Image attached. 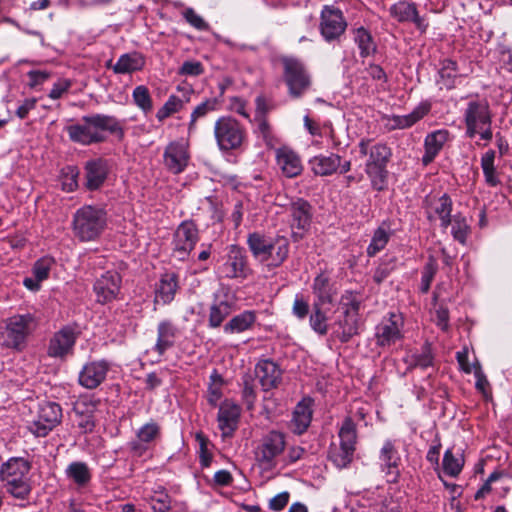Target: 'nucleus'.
Instances as JSON below:
<instances>
[{"label": "nucleus", "instance_id": "f257e3e1", "mask_svg": "<svg viewBox=\"0 0 512 512\" xmlns=\"http://www.w3.org/2000/svg\"><path fill=\"white\" fill-rule=\"evenodd\" d=\"M66 131L71 141L82 145L104 141L106 132L115 134L119 138L124 135L118 120L113 116L103 114L84 116L80 122L67 126Z\"/></svg>", "mask_w": 512, "mask_h": 512}, {"label": "nucleus", "instance_id": "f03ea898", "mask_svg": "<svg viewBox=\"0 0 512 512\" xmlns=\"http://www.w3.org/2000/svg\"><path fill=\"white\" fill-rule=\"evenodd\" d=\"M247 244L253 257L268 267L281 266L289 255V241L284 236L272 238L253 232L248 235Z\"/></svg>", "mask_w": 512, "mask_h": 512}, {"label": "nucleus", "instance_id": "7ed1b4c3", "mask_svg": "<svg viewBox=\"0 0 512 512\" xmlns=\"http://www.w3.org/2000/svg\"><path fill=\"white\" fill-rule=\"evenodd\" d=\"M30 462L22 457H12L2 463L1 481L7 493L17 499H25L31 492Z\"/></svg>", "mask_w": 512, "mask_h": 512}, {"label": "nucleus", "instance_id": "20e7f679", "mask_svg": "<svg viewBox=\"0 0 512 512\" xmlns=\"http://www.w3.org/2000/svg\"><path fill=\"white\" fill-rule=\"evenodd\" d=\"M106 226V212L95 206H83L75 212L73 217V232L81 242L98 239Z\"/></svg>", "mask_w": 512, "mask_h": 512}, {"label": "nucleus", "instance_id": "39448f33", "mask_svg": "<svg viewBox=\"0 0 512 512\" xmlns=\"http://www.w3.org/2000/svg\"><path fill=\"white\" fill-rule=\"evenodd\" d=\"M36 328V320L30 313L17 314L7 318L0 332L1 345L21 352L25 349L28 337Z\"/></svg>", "mask_w": 512, "mask_h": 512}, {"label": "nucleus", "instance_id": "423d86ee", "mask_svg": "<svg viewBox=\"0 0 512 512\" xmlns=\"http://www.w3.org/2000/svg\"><path fill=\"white\" fill-rule=\"evenodd\" d=\"M466 135L474 138L477 134L482 140L492 139V115L486 100H473L467 105L464 113Z\"/></svg>", "mask_w": 512, "mask_h": 512}, {"label": "nucleus", "instance_id": "0eeeda50", "mask_svg": "<svg viewBox=\"0 0 512 512\" xmlns=\"http://www.w3.org/2000/svg\"><path fill=\"white\" fill-rule=\"evenodd\" d=\"M342 314L332 325V335L341 342H348L359 333V302L350 294L342 297Z\"/></svg>", "mask_w": 512, "mask_h": 512}, {"label": "nucleus", "instance_id": "6e6552de", "mask_svg": "<svg viewBox=\"0 0 512 512\" xmlns=\"http://www.w3.org/2000/svg\"><path fill=\"white\" fill-rule=\"evenodd\" d=\"M285 448L284 433L272 430L260 439L255 450V458L262 468L272 470L279 464Z\"/></svg>", "mask_w": 512, "mask_h": 512}, {"label": "nucleus", "instance_id": "1a4fd4ad", "mask_svg": "<svg viewBox=\"0 0 512 512\" xmlns=\"http://www.w3.org/2000/svg\"><path fill=\"white\" fill-rule=\"evenodd\" d=\"M214 137L221 151L236 150L245 140V130L231 116H221L214 124Z\"/></svg>", "mask_w": 512, "mask_h": 512}, {"label": "nucleus", "instance_id": "9d476101", "mask_svg": "<svg viewBox=\"0 0 512 512\" xmlns=\"http://www.w3.org/2000/svg\"><path fill=\"white\" fill-rule=\"evenodd\" d=\"M340 444L331 449L329 457L338 468L346 467L353 459L356 445V425L351 417H346L338 433Z\"/></svg>", "mask_w": 512, "mask_h": 512}, {"label": "nucleus", "instance_id": "9b49d317", "mask_svg": "<svg viewBox=\"0 0 512 512\" xmlns=\"http://www.w3.org/2000/svg\"><path fill=\"white\" fill-rule=\"evenodd\" d=\"M62 419V409L55 402H43L39 404L36 418L29 423L28 429L36 437H45Z\"/></svg>", "mask_w": 512, "mask_h": 512}, {"label": "nucleus", "instance_id": "f8f14e48", "mask_svg": "<svg viewBox=\"0 0 512 512\" xmlns=\"http://www.w3.org/2000/svg\"><path fill=\"white\" fill-rule=\"evenodd\" d=\"M284 79L292 97H300L310 86V76L303 63L296 58L283 59Z\"/></svg>", "mask_w": 512, "mask_h": 512}, {"label": "nucleus", "instance_id": "ddd939ff", "mask_svg": "<svg viewBox=\"0 0 512 512\" xmlns=\"http://www.w3.org/2000/svg\"><path fill=\"white\" fill-rule=\"evenodd\" d=\"M236 302L235 293L228 287H222L215 293L214 301L209 309V327H220L223 321L235 310Z\"/></svg>", "mask_w": 512, "mask_h": 512}, {"label": "nucleus", "instance_id": "4468645a", "mask_svg": "<svg viewBox=\"0 0 512 512\" xmlns=\"http://www.w3.org/2000/svg\"><path fill=\"white\" fill-rule=\"evenodd\" d=\"M404 320L401 314L390 312L383 317L376 326L375 339L376 344L381 347H387L395 344L403 337Z\"/></svg>", "mask_w": 512, "mask_h": 512}, {"label": "nucleus", "instance_id": "2eb2a0df", "mask_svg": "<svg viewBox=\"0 0 512 512\" xmlns=\"http://www.w3.org/2000/svg\"><path fill=\"white\" fill-rule=\"evenodd\" d=\"M347 23L340 9L324 6L321 11L320 32L330 42L338 39L346 30Z\"/></svg>", "mask_w": 512, "mask_h": 512}, {"label": "nucleus", "instance_id": "dca6fc26", "mask_svg": "<svg viewBox=\"0 0 512 512\" xmlns=\"http://www.w3.org/2000/svg\"><path fill=\"white\" fill-rule=\"evenodd\" d=\"M360 152L363 155L369 153V159L366 163V171L370 177L376 176L383 178L384 168L388 162L391 151L384 144H375L369 149V142L362 140L359 144Z\"/></svg>", "mask_w": 512, "mask_h": 512}, {"label": "nucleus", "instance_id": "f3484780", "mask_svg": "<svg viewBox=\"0 0 512 512\" xmlns=\"http://www.w3.org/2000/svg\"><path fill=\"white\" fill-rule=\"evenodd\" d=\"M291 238L298 242L304 238L311 225V206L303 199H297L291 204Z\"/></svg>", "mask_w": 512, "mask_h": 512}, {"label": "nucleus", "instance_id": "a211bd4d", "mask_svg": "<svg viewBox=\"0 0 512 512\" xmlns=\"http://www.w3.org/2000/svg\"><path fill=\"white\" fill-rule=\"evenodd\" d=\"M199 240L198 229L192 221L182 222L174 234V253L180 260H184L194 249Z\"/></svg>", "mask_w": 512, "mask_h": 512}, {"label": "nucleus", "instance_id": "6ab92c4d", "mask_svg": "<svg viewBox=\"0 0 512 512\" xmlns=\"http://www.w3.org/2000/svg\"><path fill=\"white\" fill-rule=\"evenodd\" d=\"M121 276L116 271H106L96 279L93 289L98 303L106 304L115 300L120 292Z\"/></svg>", "mask_w": 512, "mask_h": 512}, {"label": "nucleus", "instance_id": "aec40b11", "mask_svg": "<svg viewBox=\"0 0 512 512\" xmlns=\"http://www.w3.org/2000/svg\"><path fill=\"white\" fill-rule=\"evenodd\" d=\"M361 507H375L377 512H402L401 497L387 494L381 495L379 490L367 491L359 499Z\"/></svg>", "mask_w": 512, "mask_h": 512}, {"label": "nucleus", "instance_id": "412c9836", "mask_svg": "<svg viewBox=\"0 0 512 512\" xmlns=\"http://www.w3.org/2000/svg\"><path fill=\"white\" fill-rule=\"evenodd\" d=\"M164 165L174 174L181 173L187 167L190 155L188 144L183 141L171 142L164 151Z\"/></svg>", "mask_w": 512, "mask_h": 512}, {"label": "nucleus", "instance_id": "4be33fe9", "mask_svg": "<svg viewBox=\"0 0 512 512\" xmlns=\"http://www.w3.org/2000/svg\"><path fill=\"white\" fill-rule=\"evenodd\" d=\"M427 214L430 219L439 218L441 227L446 229L451 224L452 200L448 194H427Z\"/></svg>", "mask_w": 512, "mask_h": 512}, {"label": "nucleus", "instance_id": "5701e85b", "mask_svg": "<svg viewBox=\"0 0 512 512\" xmlns=\"http://www.w3.org/2000/svg\"><path fill=\"white\" fill-rule=\"evenodd\" d=\"M77 335L73 328L66 326L54 333L47 349V354L53 358H64L73 350Z\"/></svg>", "mask_w": 512, "mask_h": 512}, {"label": "nucleus", "instance_id": "b1692460", "mask_svg": "<svg viewBox=\"0 0 512 512\" xmlns=\"http://www.w3.org/2000/svg\"><path fill=\"white\" fill-rule=\"evenodd\" d=\"M389 13L398 22H412L421 33H425L429 26L426 18L419 15L414 3L399 1L389 8Z\"/></svg>", "mask_w": 512, "mask_h": 512}, {"label": "nucleus", "instance_id": "393cba45", "mask_svg": "<svg viewBox=\"0 0 512 512\" xmlns=\"http://www.w3.org/2000/svg\"><path fill=\"white\" fill-rule=\"evenodd\" d=\"M220 271L224 277L229 279L245 278L247 276V263L244 250L236 245H231L226 261Z\"/></svg>", "mask_w": 512, "mask_h": 512}, {"label": "nucleus", "instance_id": "a878e982", "mask_svg": "<svg viewBox=\"0 0 512 512\" xmlns=\"http://www.w3.org/2000/svg\"><path fill=\"white\" fill-rule=\"evenodd\" d=\"M430 109V103L421 102L411 113L406 115H387L383 117V121L389 130L407 129L424 118Z\"/></svg>", "mask_w": 512, "mask_h": 512}, {"label": "nucleus", "instance_id": "bb28decb", "mask_svg": "<svg viewBox=\"0 0 512 512\" xmlns=\"http://www.w3.org/2000/svg\"><path fill=\"white\" fill-rule=\"evenodd\" d=\"M240 412V407L232 401L225 400L221 403L217 421L223 437L232 436L234 431L237 429Z\"/></svg>", "mask_w": 512, "mask_h": 512}, {"label": "nucleus", "instance_id": "cd10ccee", "mask_svg": "<svg viewBox=\"0 0 512 512\" xmlns=\"http://www.w3.org/2000/svg\"><path fill=\"white\" fill-rule=\"evenodd\" d=\"M109 366L106 361H93L85 364L79 373V383L87 389L98 387L106 378Z\"/></svg>", "mask_w": 512, "mask_h": 512}, {"label": "nucleus", "instance_id": "c85d7f7f", "mask_svg": "<svg viewBox=\"0 0 512 512\" xmlns=\"http://www.w3.org/2000/svg\"><path fill=\"white\" fill-rule=\"evenodd\" d=\"M276 164L283 175L292 178L302 172L303 165L299 155L287 146L275 150Z\"/></svg>", "mask_w": 512, "mask_h": 512}, {"label": "nucleus", "instance_id": "c756f323", "mask_svg": "<svg viewBox=\"0 0 512 512\" xmlns=\"http://www.w3.org/2000/svg\"><path fill=\"white\" fill-rule=\"evenodd\" d=\"M310 165L313 172L321 176L331 175L338 169L341 173L350 170V162L341 163V157L336 154L315 156L310 160Z\"/></svg>", "mask_w": 512, "mask_h": 512}, {"label": "nucleus", "instance_id": "7c9ffc66", "mask_svg": "<svg viewBox=\"0 0 512 512\" xmlns=\"http://www.w3.org/2000/svg\"><path fill=\"white\" fill-rule=\"evenodd\" d=\"M255 373L262 388L266 391L277 387L281 381V369L274 361L269 359L260 360L256 364Z\"/></svg>", "mask_w": 512, "mask_h": 512}, {"label": "nucleus", "instance_id": "2f4dec72", "mask_svg": "<svg viewBox=\"0 0 512 512\" xmlns=\"http://www.w3.org/2000/svg\"><path fill=\"white\" fill-rule=\"evenodd\" d=\"M179 289L178 279L174 273H165L155 285L154 305L170 304Z\"/></svg>", "mask_w": 512, "mask_h": 512}, {"label": "nucleus", "instance_id": "473e14b6", "mask_svg": "<svg viewBox=\"0 0 512 512\" xmlns=\"http://www.w3.org/2000/svg\"><path fill=\"white\" fill-rule=\"evenodd\" d=\"M179 333V328L171 320L160 321L157 326V340L154 350L160 355L164 354L174 346Z\"/></svg>", "mask_w": 512, "mask_h": 512}, {"label": "nucleus", "instance_id": "72a5a7b5", "mask_svg": "<svg viewBox=\"0 0 512 512\" xmlns=\"http://www.w3.org/2000/svg\"><path fill=\"white\" fill-rule=\"evenodd\" d=\"M449 131L446 129H439L429 133L424 140L425 152L422 156L423 165L430 164L436 156L440 153L445 143L449 140Z\"/></svg>", "mask_w": 512, "mask_h": 512}, {"label": "nucleus", "instance_id": "f704fd0d", "mask_svg": "<svg viewBox=\"0 0 512 512\" xmlns=\"http://www.w3.org/2000/svg\"><path fill=\"white\" fill-rule=\"evenodd\" d=\"M85 171L87 188L97 190L102 186L107 177L109 165L104 159H93L86 163Z\"/></svg>", "mask_w": 512, "mask_h": 512}, {"label": "nucleus", "instance_id": "c9c22d12", "mask_svg": "<svg viewBox=\"0 0 512 512\" xmlns=\"http://www.w3.org/2000/svg\"><path fill=\"white\" fill-rule=\"evenodd\" d=\"M54 265L55 260L50 256L38 259L32 268L33 277H26L23 280V285L31 291H38L40 283L48 278Z\"/></svg>", "mask_w": 512, "mask_h": 512}, {"label": "nucleus", "instance_id": "e433bc0d", "mask_svg": "<svg viewBox=\"0 0 512 512\" xmlns=\"http://www.w3.org/2000/svg\"><path fill=\"white\" fill-rule=\"evenodd\" d=\"M312 403L310 398H304L296 405L290 423L294 433L302 434L309 427L312 419Z\"/></svg>", "mask_w": 512, "mask_h": 512}, {"label": "nucleus", "instance_id": "4c0bfd02", "mask_svg": "<svg viewBox=\"0 0 512 512\" xmlns=\"http://www.w3.org/2000/svg\"><path fill=\"white\" fill-rule=\"evenodd\" d=\"M379 458L383 470L391 476L392 480H396L400 472L399 465L401 457L392 441H385L380 450Z\"/></svg>", "mask_w": 512, "mask_h": 512}, {"label": "nucleus", "instance_id": "58836bf2", "mask_svg": "<svg viewBox=\"0 0 512 512\" xmlns=\"http://www.w3.org/2000/svg\"><path fill=\"white\" fill-rule=\"evenodd\" d=\"M257 319L256 312L245 310L232 317L223 327L226 334H239L252 329Z\"/></svg>", "mask_w": 512, "mask_h": 512}, {"label": "nucleus", "instance_id": "ea45409f", "mask_svg": "<svg viewBox=\"0 0 512 512\" xmlns=\"http://www.w3.org/2000/svg\"><path fill=\"white\" fill-rule=\"evenodd\" d=\"M145 66V58L139 52H131L122 54L115 65L113 71L116 74H130L140 71Z\"/></svg>", "mask_w": 512, "mask_h": 512}, {"label": "nucleus", "instance_id": "a19ab883", "mask_svg": "<svg viewBox=\"0 0 512 512\" xmlns=\"http://www.w3.org/2000/svg\"><path fill=\"white\" fill-rule=\"evenodd\" d=\"M433 359L431 348L424 346L421 351L408 353L403 360L408 369L420 368L425 370L433 366Z\"/></svg>", "mask_w": 512, "mask_h": 512}, {"label": "nucleus", "instance_id": "79ce46f5", "mask_svg": "<svg viewBox=\"0 0 512 512\" xmlns=\"http://www.w3.org/2000/svg\"><path fill=\"white\" fill-rule=\"evenodd\" d=\"M65 473L68 479L80 487L86 486L91 480V471L84 462L75 461L70 463Z\"/></svg>", "mask_w": 512, "mask_h": 512}, {"label": "nucleus", "instance_id": "37998d69", "mask_svg": "<svg viewBox=\"0 0 512 512\" xmlns=\"http://www.w3.org/2000/svg\"><path fill=\"white\" fill-rule=\"evenodd\" d=\"M219 101L217 98H209L197 105L191 113L188 124V134L191 135L196 130V121L205 117L208 113L218 110Z\"/></svg>", "mask_w": 512, "mask_h": 512}, {"label": "nucleus", "instance_id": "c03bdc74", "mask_svg": "<svg viewBox=\"0 0 512 512\" xmlns=\"http://www.w3.org/2000/svg\"><path fill=\"white\" fill-rule=\"evenodd\" d=\"M95 405L90 402L88 405L85 400L78 402L74 408L75 413L79 416L77 420L78 426L85 432L91 431L94 427V419L92 412Z\"/></svg>", "mask_w": 512, "mask_h": 512}, {"label": "nucleus", "instance_id": "a18cd8bd", "mask_svg": "<svg viewBox=\"0 0 512 512\" xmlns=\"http://www.w3.org/2000/svg\"><path fill=\"white\" fill-rule=\"evenodd\" d=\"M133 103L145 114L153 110V100L149 89L145 85H138L132 91Z\"/></svg>", "mask_w": 512, "mask_h": 512}, {"label": "nucleus", "instance_id": "49530a36", "mask_svg": "<svg viewBox=\"0 0 512 512\" xmlns=\"http://www.w3.org/2000/svg\"><path fill=\"white\" fill-rule=\"evenodd\" d=\"M309 325L311 329L319 334L325 335L328 332V318L322 310L321 303H314L312 313L309 317Z\"/></svg>", "mask_w": 512, "mask_h": 512}, {"label": "nucleus", "instance_id": "de8ad7c7", "mask_svg": "<svg viewBox=\"0 0 512 512\" xmlns=\"http://www.w3.org/2000/svg\"><path fill=\"white\" fill-rule=\"evenodd\" d=\"M390 238V231L384 226H380L373 234L371 242L367 247L368 256H375L378 252L383 250L387 245Z\"/></svg>", "mask_w": 512, "mask_h": 512}, {"label": "nucleus", "instance_id": "09e8293b", "mask_svg": "<svg viewBox=\"0 0 512 512\" xmlns=\"http://www.w3.org/2000/svg\"><path fill=\"white\" fill-rule=\"evenodd\" d=\"M354 39L360 49L361 56H368L375 51L372 36L364 27H359L355 30Z\"/></svg>", "mask_w": 512, "mask_h": 512}, {"label": "nucleus", "instance_id": "8fccbe9b", "mask_svg": "<svg viewBox=\"0 0 512 512\" xmlns=\"http://www.w3.org/2000/svg\"><path fill=\"white\" fill-rule=\"evenodd\" d=\"M439 76V84L441 87L446 89L453 88L457 78L456 63L452 60H445L439 71Z\"/></svg>", "mask_w": 512, "mask_h": 512}, {"label": "nucleus", "instance_id": "3c124183", "mask_svg": "<svg viewBox=\"0 0 512 512\" xmlns=\"http://www.w3.org/2000/svg\"><path fill=\"white\" fill-rule=\"evenodd\" d=\"M185 102V100L176 95H170L164 105L158 109L156 118L158 121L162 122L172 114L179 112L183 108Z\"/></svg>", "mask_w": 512, "mask_h": 512}, {"label": "nucleus", "instance_id": "603ef678", "mask_svg": "<svg viewBox=\"0 0 512 512\" xmlns=\"http://www.w3.org/2000/svg\"><path fill=\"white\" fill-rule=\"evenodd\" d=\"M464 465V459L462 456L455 457L451 450H447L443 457V470L444 472L452 477H456L460 474Z\"/></svg>", "mask_w": 512, "mask_h": 512}, {"label": "nucleus", "instance_id": "864d4df0", "mask_svg": "<svg viewBox=\"0 0 512 512\" xmlns=\"http://www.w3.org/2000/svg\"><path fill=\"white\" fill-rule=\"evenodd\" d=\"M451 224L453 238L461 244H465L469 234V225L467 224L466 218L460 214L454 215L453 220L451 219Z\"/></svg>", "mask_w": 512, "mask_h": 512}, {"label": "nucleus", "instance_id": "5fc2aeb1", "mask_svg": "<svg viewBox=\"0 0 512 512\" xmlns=\"http://www.w3.org/2000/svg\"><path fill=\"white\" fill-rule=\"evenodd\" d=\"M313 291L318 296L319 302L321 304H324L325 302H331L328 276H326L324 273L319 274L314 279Z\"/></svg>", "mask_w": 512, "mask_h": 512}, {"label": "nucleus", "instance_id": "6e6d98bb", "mask_svg": "<svg viewBox=\"0 0 512 512\" xmlns=\"http://www.w3.org/2000/svg\"><path fill=\"white\" fill-rule=\"evenodd\" d=\"M160 436V426L154 422H148L141 426L137 431V438L139 442L150 443Z\"/></svg>", "mask_w": 512, "mask_h": 512}, {"label": "nucleus", "instance_id": "4d7b16f0", "mask_svg": "<svg viewBox=\"0 0 512 512\" xmlns=\"http://www.w3.org/2000/svg\"><path fill=\"white\" fill-rule=\"evenodd\" d=\"M436 272L437 263L433 258H430L422 271L420 283V290L422 293H427L429 291Z\"/></svg>", "mask_w": 512, "mask_h": 512}, {"label": "nucleus", "instance_id": "13d9d810", "mask_svg": "<svg viewBox=\"0 0 512 512\" xmlns=\"http://www.w3.org/2000/svg\"><path fill=\"white\" fill-rule=\"evenodd\" d=\"M182 15L185 18V20L195 29L200 31H206L209 29V24L192 8H186L182 12Z\"/></svg>", "mask_w": 512, "mask_h": 512}, {"label": "nucleus", "instance_id": "bf43d9fd", "mask_svg": "<svg viewBox=\"0 0 512 512\" xmlns=\"http://www.w3.org/2000/svg\"><path fill=\"white\" fill-rule=\"evenodd\" d=\"M308 311V301L305 300L302 295H296L292 306L293 315L299 320H303L304 318H306Z\"/></svg>", "mask_w": 512, "mask_h": 512}, {"label": "nucleus", "instance_id": "052dcab7", "mask_svg": "<svg viewBox=\"0 0 512 512\" xmlns=\"http://www.w3.org/2000/svg\"><path fill=\"white\" fill-rule=\"evenodd\" d=\"M72 83L68 79H59L54 83L52 89L49 92V98L57 100L61 98L71 88Z\"/></svg>", "mask_w": 512, "mask_h": 512}, {"label": "nucleus", "instance_id": "680f3d73", "mask_svg": "<svg viewBox=\"0 0 512 512\" xmlns=\"http://www.w3.org/2000/svg\"><path fill=\"white\" fill-rule=\"evenodd\" d=\"M203 72V65L199 61H185L179 69V74L185 76H198Z\"/></svg>", "mask_w": 512, "mask_h": 512}, {"label": "nucleus", "instance_id": "e2e57ef3", "mask_svg": "<svg viewBox=\"0 0 512 512\" xmlns=\"http://www.w3.org/2000/svg\"><path fill=\"white\" fill-rule=\"evenodd\" d=\"M27 76L29 78V87L36 88L50 78V73L44 70H31L28 72Z\"/></svg>", "mask_w": 512, "mask_h": 512}, {"label": "nucleus", "instance_id": "0e129e2a", "mask_svg": "<svg viewBox=\"0 0 512 512\" xmlns=\"http://www.w3.org/2000/svg\"><path fill=\"white\" fill-rule=\"evenodd\" d=\"M229 110L235 112L246 119H249V113L247 111V103L241 97H231L229 99Z\"/></svg>", "mask_w": 512, "mask_h": 512}, {"label": "nucleus", "instance_id": "69168bd1", "mask_svg": "<svg viewBox=\"0 0 512 512\" xmlns=\"http://www.w3.org/2000/svg\"><path fill=\"white\" fill-rule=\"evenodd\" d=\"M456 358L462 371L465 373L474 372V368L480 366L478 362L470 363L468 359V350L464 348L456 353Z\"/></svg>", "mask_w": 512, "mask_h": 512}, {"label": "nucleus", "instance_id": "338daca9", "mask_svg": "<svg viewBox=\"0 0 512 512\" xmlns=\"http://www.w3.org/2000/svg\"><path fill=\"white\" fill-rule=\"evenodd\" d=\"M289 496L286 491L275 495L269 501V508L273 511H281L288 504Z\"/></svg>", "mask_w": 512, "mask_h": 512}, {"label": "nucleus", "instance_id": "774afa93", "mask_svg": "<svg viewBox=\"0 0 512 512\" xmlns=\"http://www.w3.org/2000/svg\"><path fill=\"white\" fill-rule=\"evenodd\" d=\"M258 122V131L267 145H272L271 128L265 117L255 118Z\"/></svg>", "mask_w": 512, "mask_h": 512}]
</instances>
